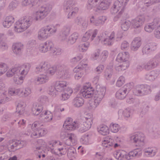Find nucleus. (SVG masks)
I'll return each mask as SVG.
<instances>
[{
    "label": "nucleus",
    "mask_w": 160,
    "mask_h": 160,
    "mask_svg": "<svg viewBox=\"0 0 160 160\" xmlns=\"http://www.w3.org/2000/svg\"><path fill=\"white\" fill-rule=\"evenodd\" d=\"M60 25H47L40 29L38 32V38L39 40H44L55 33Z\"/></svg>",
    "instance_id": "nucleus-1"
},
{
    "label": "nucleus",
    "mask_w": 160,
    "mask_h": 160,
    "mask_svg": "<svg viewBox=\"0 0 160 160\" xmlns=\"http://www.w3.org/2000/svg\"><path fill=\"white\" fill-rule=\"evenodd\" d=\"M32 17L26 16L20 18L16 22L14 26L15 31L18 32H23L27 29L32 24Z\"/></svg>",
    "instance_id": "nucleus-2"
},
{
    "label": "nucleus",
    "mask_w": 160,
    "mask_h": 160,
    "mask_svg": "<svg viewBox=\"0 0 160 160\" xmlns=\"http://www.w3.org/2000/svg\"><path fill=\"white\" fill-rule=\"evenodd\" d=\"M125 5V4H123L122 1L117 0L115 2L113 8H112V9L113 10V12L116 13L119 10L120 11L118 14L114 17V21H117L118 19L122 21V20L125 19L126 18L124 14L123 13Z\"/></svg>",
    "instance_id": "nucleus-3"
},
{
    "label": "nucleus",
    "mask_w": 160,
    "mask_h": 160,
    "mask_svg": "<svg viewBox=\"0 0 160 160\" xmlns=\"http://www.w3.org/2000/svg\"><path fill=\"white\" fill-rule=\"evenodd\" d=\"M63 9L65 12H69L68 18L74 16L78 11V8L75 6V2L73 0H66L63 4Z\"/></svg>",
    "instance_id": "nucleus-4"
},
{
    "label": "nucleus",
    "mask_w": 160,
    "mask_h": 160,
    "mask_svg": "<svg viewBox=\"0 0 160 160\" xmlns=\"http://www.w3.org/2000/svg\"><path fill=\"white\" fill-rule=\"evenodd\" d=\"M106 91V89L105 87H99L97 88V89L95 90L94 91H91L86 92L87 95L85 97L88 98L93 97V99L96 100L97 101L101 102L103 98Z\"/></svg>",
    "instance_id": "nucleus-5"
},
{
    "label": "nucleus",
    "mask_w": 160,
    "mask_h": 160,
    "mask_svg": "<svg viewBox=\"0 0 160 160\" xmlns=\"http://www.w3.org/2000/svg\"><path fill=\"white\" fill-rule=\"evenodd\" d=\"M51 9V7L49 4L41 6L36 12V20H41L44 18L49 14Z\"/></svg>",
    "instance_id": "nucleus-6"
},
{
    "label": "nucleus",
    "mask_w": 160,
    "mask_h": 160,
    "mask_svg": "<svg viewBox=\"0 0 160 160\" xmlns=\"http://www.w3.org/2000/svg\"><path fill=\"white\" fill-rule=\"evenodd\" d=\"M134 86L132 82L128 83L119 89L116 93V97L119 99H124Z\"/></svg>",
    "instance_id": "nucleus-7"
},
{
    "label": "nucleus",
    "mask_w": 160,
    "mask_h": 160,
    "mask_svg": "<svg viewBox=\"0 0 160 160\" xmlns=\"http://www.w3.org/2000/svg\"><path fill=\"white\" fill-rule=\"evenodd\" d=\"M152 92L151 86L146 84L137 85L133 90V94L137 96H143L150 93Z\"/></svg>",
    "instance_id": "nucleus-8"
},
{
    "label": "nucleus",
    "mask_w": 160,
    "mask_h": 160,
    "mask_svg": "<svg viewBox=\"0 0 160 160\" xmlns=\"http://www.w3.org/2000/svg\"><path fill=\"white\" fill-rule=\"evenodd\" d=\"M129 138L131 142L136 144V146H141L144 144V135L142 132H138L131 134Z\"/></svg>",
    "instance_id": "nucleus-9"
},
{
    "label": "nucleus",
    "mask_w": 160,
    "mask_h": 160,
    "mask_svg": "<svg viewBox=\"0 0 160 160\" xmlns=\"http://www.w3.org/2000/svg\"><path fill=\"white\" fill-rule=\"evenodd\" d=\"M160 24V20L158 18H155L153 22L146 24L144 27L146 31L148 32H152L154 29L157 28Z\"/></svg>",
    "instance_id": "nucleus-10"
},
{
    "label": "nucleus",
    "mask_w": 160,
    "mask_h": 160,
    "mask_svg": "<svg viewBox=\"0 0 160 160\" xmlns=\"http://www.w3.org/2000/svg\"><path fill=\"white\" fill-rule=\"evenodd\" d=\"M145 16L144 15H141L137 16L134 19L131 21V24L134 28L139 29L141 26L144 24L145 21Z\"/></svg>",
    "instance_id": "nucleus-11"
},
{
    "label": "nucleus",
    "mask_w": 160,
    "mask_h": 160,
    "mask_svg": "<svg viewBox=\"0 0 160 160\" xmlns=\"http://www.w3.org/2000/svg\"><path fill=\"white\" fill-rule=\"evenodd\" d=\"M86 121L83 122L82 124L79 123V130L82 132H85L89 130L91 127L92 123V118L86 117Z\"/></svg>",
    "instance_id": "nucleus-12"
},
{
    "label": "nucleus",
    "mask_w": 160,
    "mask_h": 160,
    "mask_svg": "<svg viewBox=\"0 0 160 160\" xmlns=\"http://www.w3.org/2000/svg\"><path fill=\"white\" fill-rule=\"evenodd\" d=\"M50 64L48 62H42L36 67L35 71L37 73L39 72L46 73L50 67Z\"/></svg>",
    "instance_id": "nucleus-13"
},
{
    "label": "nucleus",
    "mask_w": 160,
    "mask_h": 160,
    "mask_svg": "<svg viewBox=\"0 0 160 160\" xmlns=\"http://www.w3.org/2000/svg\"><path fill=\"white\" fill-rule=\"evenodd\" d=\"M76 89L78 91H80L79 93L82 95L84 98H90L85 97V95H87L86 92L88 93V91H95L92 87H89V86H84L81 88V86L79 85L77 86Z\"/></svg>",
    "instance_id": "nucleus-14"
},
{
    "label": "nucleus",
    "mask_w": 160,
    "mask_h": 160,
    "mask_svg": "<svg viewBox=\"0 0 160 160\" xmlns=\"http://www.w3.org/2000/svg\"><path fill=\"white\" fill-rule=\"evenodd\" d=\"M67 82L64 81H58L56 82L54 87L53 90H50L51 92L55 93V91L60 92L64 90L67 86Z\"/></svg>",
    "instance_id": "nucleus-15"
},
{
    "label": "nucleus",
    "mask_w": 160,
    "mask_h": 160,
    "mask_svg": "<svg viewBox=\"0 0 160 160\" xmlns=\"http://www.w3.org/2000/svg\"><path fill=\"white\" fill-rule=\"evenodd\" d=\"M156 49V45L155 43H150L146 44L142 49V52L143 54H148Z\"/></svg>",
    "instance_id": "nucleus-16"
},
{
    "label": "nucleus",
    "mask_w": 160,
    "mask_h": 160,
    "mask_svg": "<svg viewBox=\"0 0 160 160\" xmlns=\"http://www.w3.org/2000/svg\"><path fill=\"white\" fill-rule=\"evenodd\" d=\"M112 0H102L98 4V9L95 10L96 12L97 10H105L107 9L109 7Z\"/></svg>",
    "instance_id": "nucleus-17"
},
{
    "label": "nucleus",
    "mask_w": 160,
    "mask_h": 160,
    "mask_svg": "<svg viewBox=\"0 0 160 160\" xmlns=\"http://www.w3.org/2000/svg\"><path fill=\"white\" fill-rule=\"evenodd\" d=\"M129 58V53L127 52H122L119 53L117 58V59L119 61L122 62H128L129 63L128 59Z\"/></svg>",
    "instance_id": "nucleus-18"
},
{
    "label": "nucleus",
    "mask_w": 160,
    "mask_h": 160,
    "mask_svg": "<svg viewBox=\"0 0 160 160\" xmlns=\"http://www.w3.org/2000/svg\"><path fill=\"white\" fill-rule=\"evenodd\" d=\"M91 23L93 25L96 26H100L103 24L105 19L103 17H100L95 19L94 16H92L90 18Z\"/></svg>",
    "instance_id": "nucleus-19"
},
{
    "label": "nucleus",
    "mask_w": 160,
    "mask_h": 160,
    "mask_svg": "<svg viewBox=\"0 0 160 160\" xmlns=\"http://www.w3.org/2000/svg\"><path fill=\"white\" fill-rule=\"evenodd\" d=\"M17 68H19L20 75H25L28 73L30 68L31 65L28 63H26L23 64L22 67L17 66Z\"/></svg>",
    "instance_id": "nucleus-20"
},
{
    "label": "nucleus",
    "mask_w": 160,
    "mask_h": 160,
    "mask_svg": "<svg viewBox=\"0 0 160 160\" xmlns=\"http://www.w3.org/2000/svg\"><path fill=\"white\" fill-rule=\"evenodd\" d=\"M12 48L14 54L20 55L21 53L23 48V45L20 42L15 43L12 45Z\"/></svg>",
    "instance_id": "nucleus-21"
},
{
    "label": "nucleus",
    "mask_w": 160,
    "mask_h": 160,
    "mask_svg": "<svg viewBox=\"0 0 160 160\" xmlns=\"http://www.w3.org/2000/svg\"><path fill=\"white\" fill-rule=\"evenodd\" d=\"M98 32V31L97 29L94 30L92 33H91L89 32H87L82 38V40L84 42L86 41L90 38L92 35L90 40L92 41L93 40L94 38L96 37Z\"/></svg>",
    "instance_id": "nucleus-22"
},
{
    "label": "nucleus",
    "mask_w": 160,
    "mask_h": 160,
    "mask_svg": "<svg viewBox=\"0 0 160 160\" xmlns=\"http://www.w3.org/2000/svg\"><path fill=\"white\" fill-rule=\"evenodd\" d=\"M159 73L160 71L158 70L152 71L146 75L145 78L148 80L153 81L158 77Z\"/></svg>",
    "instance_id": "nucleus-23"
},
{
    "label": "nucleus",
    "mask_w": 160,
    "mask_h": 160,
    "mask_svg": "<svg viewBox=\"0 0 160 160\" xmlns=\"http://www.w3.org/2000/svg\"><path fill=\"white\" fill-rule=\"evenodd\" d=\"M48 80V77L46 75L41 74L36 78L34 82L36 84L39 85L45 83Z\"/></svg>",
    "instance_id": "nucleus-24"
},
{
    "label": "nucleus",
    "mask_w": 160,
    "mask_h": 160,
    "mask_svg": "<svg viewBox=\"0 0 160 160\" xmlns=\"http://www.w3.org/2000/svg\"><path fill=\"white\" fill-rule=\"evenodd\" d=\"M14 22V18L11 16H8L3 20L2 25L5 28H9Z\"/></svg>",
    "instance_id": "nucleus-25"
},
{
    "label": "nucleus",
    "mask_w": 160,
    "mask_h": 160,
    "mask_svg": "<svg viewBox=\"0 0 160 160\" xmlns=\"http://www.w3.org/2000/svg\"><path fill=\"white\" fill-rule=\"evenodd\" d=\"M141 44V41L138 38H135L132 42L131 45V49L133 51H137Z\"/></svg>",
    "instance_id": "nucleus-26"
},
{
    "label": "nucleus",
    "mask_w": 160,
    "mask_h": 160,
    "mask_svg": "<svg viewBox=\"0 0 160 160\" xmlns=\"http://www.w3.org/2000/svg\"><path fill=\"white\" fill-rule=\"evenodd\" d=\"M102 0H88L87 8L88 10H90L93 8L97 7L98 9V4Z\"/></svg>",
    "instance_id": "nucleus-27"
},
{
    "label": "nucleus",
    "mask_w": 160,
    "mask_h": 160,
    "mask_svg": "<svg viewBox=\"0 0 160 160\" xmlns=\"http://www.w3.org/2000/svg\"><path fill=\"white\" fill-rule=\"evenodd\" d=\"M84 103V100L83 98L80 97H75L72 101L73 105L77 108L82 107Z\"/></svg>",
    "instance_id": "nucleus-28"
},
{
    "label": "nucleus",
    "mask_w": 160,
    "mask_h": 160,
    "mask_svg": "<svg viewBox=\"0 0 160 160\" xmlns=\"http://www.w3.org/2000/svg\"><path fill=\"white\" fill-rule=\"evenodd\" d=\"M19 68H17V66H15L12 69L8 71L6 73V75L8 77H12L13 75H16L19 76H20Z\"/></svg>",
    "instance_id": "nucleus-29"
},
{
    "label": "nucleus",
    "mask_w": 160,
    "mask_h": 160,
    "mask_svg": "<svg viewBox=\"0 0 160 160\" xmlns=\"http://www.w3.org/2000/svg\"><path fill=\"white\" fill-rule=\"evenodd\" d=\"M114 141L112 139H111L110 138L108 137L105 138V139L102 141V145L105 148H109L112 146L113 145Z\"/></svg>",
    "instance_id": "nucleus-30"
},
{
    "label": "nucleus",
    "mask_w": 160,
    "mask_h": 160,
    "mask_svg": "<svg viewBox=\"0 0 160 160\" xmlns=\"http://www.w3.org/2000/svg\"><path fill=\"white\" fill-rule=\"evenodd\" d=\"M138 149H135L133 150L130 151L125 155V158L128 160L132 159L135 157H138L139 155L138 154Z\"/></svg>",
    "instance_id": "nucleus-31"
},
{
    "label": "nucleus",
    "mask_w": 160,
    "mask_h": 160,
    "mask_svg": "<svg viewBox=\"0 0 160 160\" xmlns=\"http://www.w3.org/2000/svg\"><path fill=\"white\" fill-rule=\"evenodd\" d=\"M98 131L103 135H106L109 133L108 127L105 125H101L97 128Z\"/></svg>",
    "instance_id": "nucleus-32"
},
{
    "label": "nucleus",
    "mask_w": 160,
    "mask_h": 160,
    "mask_svg": "<svg viewBox=\"0 0 160 160\" xmlns=\"http://www.w3.org/2000/svg\"><path fill=\"white\" fill-rule=\"evenodd\" d=\"M158 62L155 61V62H152V60L149 61L148 62L145 63L144 66V68L147 70H149L155 68L158 65Z\"/></svg>",
    "instance_id": "nucleus-33"
},
{
    "label": "nucleus",
    "mask_w": 160,
    "mask_h": 160,
    "mask_svg": "<svg viewBox=\"0 0 160 160\" xmlns=\"http://www.w3.org/2000/svg\"><path fill=\"white\" fill-rule=\"evenodd\" d=\"M43 109V107L42 106H38L36 104H34L32 109V114L35 115H38Z\"/></svg>",
    "instance_id": "nucleus-34"
},
{
    "label": "nucleus",
    "mask_w": 160,
    "mask_h": 160,
    "mask_svg": "<svg viewBox=\"0 0 160 160\" xmlns=\"http://www.w3.org/2000/svg\"><path fill=\"white\" fill-rule=\"evenodd\" d=\"M129 66V63L126 62H122L119 65H117L115 67L116 70L118 71H121L126 70Z\"/></svg>",
    "instance_id": "nucleus-35"
},
{
    "label": "nucleus",
    "mask_w": 160,
    "mask_h": 160,
    "mask_svg": "<svg viewBox=\"0 0 160 160\" xmlns=\"http://www.w3.org/2000/svg\"><path fill=\"white\" fill-rule=\"evenodd\" d=\"M65 129L68 131H72L79 128V122L77 121H74L72 124L68 125L66 127H64Z\"/></svg>",
    "instance_id": "nucleus-36"
},
{
    "label": "nucleus",
    "mask_w": 160,
    "mask_h": 160,
    "mask_svg": "<svg viewBox=\"0 0 160 160\" xmlns=\"http://www.w3.org/2000/svg\"><path fill=\"white\" fill-rule=\"evenodd\" d=\"M126 155V152L125 151L119 150L115 153L114 156L116 159L118 160H121L124 158H125Z\"/></svg>",
    "instance_id": "nucleus-37"
},
{
    "label": "nucleus",
    "mask_w": 160,
    "mask_h": 160,
    "mask_svg": "<svg viewBox=\"0 0 160 160\" xmlns=\"http://www.w3.org/2000/svg\"><path fill=\"white\" fill-rule=\"evenodd\" d=\"M78 36V34L76 32L72 33L68 38V43L71 44L74 43L76 42Z\"/></svg>",
    "instance_id": "nucleus-38"
},
{
    "label": "nucleus",
    "mask_w": 160,
    "mask_h": 160,
    "mask_svg": "<svg viewBox=\"0 0 160 160\" xmlns=\"http://www.w3.org/2000/svg\"><path fill=\"white\" fill-rule=\"evenodd\" d=\"M100 40L103 41V43L104 44L107 45H111L112 44V41L111 40L108 38H106L103 39L101 36H98L97 37L96 44H98Z\"/></svg>",
    "instance_id": "nucleus-39"
},
{
    "label": "nucleus",
    "mask_w": 160,
    "mask_h": 160,
    "mask_svg": "<svg viewBox=\"0 0 160 160\" xmlns=\"http://www.w3.org/2000/svg\"><path fill=\"white\" fill-rule=\"evenodd\" d=\"M44 44L45 48H47L48 51H52L53 53L55 52V51L54 48V45L52 41H47Z\"/></svg>",
    "instance_id": "nucleus-40"
},
{
    "label": "nucleus",
    "mask_w": 160,
    "mask_h": 160,
    "mask_svg": "<svg viewBox=\"0 0 160 160\" xmlns=\"http://www.w3.org/2000/svg\"><path fill=\"white\" fill-rule=\"evenodd\" d=\"M73 71L74 72L78 73V75L81 78L83 75L85 70L83 67L78 66L75 67L73 69Z\"/></svg>",
    "instance_id": "nucleus-41"
},
{
    "label": "nucleus",
    "mask_w": 160,
    "mask_h": 160,
    "mask_svg": "<svg viewBox=\"0 0 160 160\" xmlns=\"http://www.w3.org/2000/svg\"><path fill=\"white\" fill-rule=\"evenodd\" d=\"M8 98L6 95V92L1 91H0V104H4L8 101Z\"/></svg>",
    "instance_id": "nucleus-42"
},
{
    "label": "nucleus",
    "mask_w": 160,
    "mask_h": 160,
    "mask_svg": "<svg viewBox=\"0 0 160 160\" xmlns=\"http://www.w3.org/2000/svg\"><path fill=\"white\" fill-rule=\"evenodd\" d=\"M8 68L7 64L4 63L0 62V76L7 71Z\"/></svg>",
    "instance_id": "nucleus-43"
},
{
    "label": "nucleus",
    "mask_w": 160,
    "mask_h": 160,
    "mask_svg": "<svg viewBox=\"0 0 160 160\" xmlns=\"http://www.w3.org/2000/svg\"><path fill=\"white\" fill-rule=\"evenodd\" d=\"M23 91L19 88L15 89L10 88L8 91V93L11 95H18L19 93H22Z\"/></svg>",
    "instance_id": "nucleus-44"
},
{
    "label": "nucleus",
    "mask_w": 160,
    "mask_h": 160,
    "mask_svg": "<svg viewBox=\"0 0 160 160\" xmlns=\"http://www.w3.org/2000/svg\"><path fill=\"white\" fill-rule=\"evenodd\" d=\"M131 22L128 20L125 21L121 25L122 29L124 31L127 30L129 28Z\"/></svg>",
    "instance_id": "nucleus-45"
},
{
    "label": "nucleus",
    "mask_w": 160,
    "mask_h": 160,
    "mask_svg": "<svg viewBox=\"0 0 160 160\" xmlns=\"http://www.w3.org/2000/svg\"><path fill=\"white\" fill-rule=\"evenodd\" d=\"M110 129L112 132L116 133L119 130L120 127L117 124H112L110 125Z\"/></svg>",
    "instance_id": "nucleus-46"
},
{
    "label": "nucleus",
    "mask_w": 160,
    "mask_h": 160,
    "mask_svg": "<svg viewBox=\"0 0 160 160\" xmlns=\"http://www.w3.org/2000/svg\"><path fill=\"white\" fill-rule=\"evenodd\" d=\"M108 56V52L106 50L103 51L100 55L101 61L102 62H105Z\"/></svg>",
    "instance_id": "nucleus-47"
},
{
    "label": "nucleus",
    "mask_w": 160,
    "mask_h": 160,
    "mask_svg": "<svg viewBox=\"0 0 160 160\" xmlns=\"http://www.w3.org/2000/svg\"><path fill=\"white\" fill-rule=\"evenodd\" d=\"M132 110L129 108H127L123 111V114L125 118L130 117L132 115Z\"/></svg>",
    "instance_id": "nucleus-48"
},
{
    "label": "nucleus",
    "mask_w": 160,
    "mask_h": 160,
    "mask_svg": "<svg viewBox=\"0 0 160 160\" xmlns=\"http://www.w3.org/2000/svg\"><path fill=\"white\" fill-rule=\"evenodd\" d=\"M125 79L123 76H120L116 82V86L119 87H120L125 83Z\"/></svg>",
    "instance_id": "nucleus-49"
},
{
    "label": "nucleus",
    "mask_w": 160,
    "mask_h": 160,
    "mask_svg": "<svg viewBox=\"0 0 160 160\" xmlns=\"http://www.w3.org/2000/svg\"><path fill=\"white\" fill-rule=\"evenodd\" d=\"M33 131L32 134H31V136L32 137L34 138H38L40 137L39 134V128H37L36 129H33L32 130Z\"/></svg>",
    "instance_id": "nucleus-50"
},
{
    "label": "nucleus",
    "mask_w": 160,
    "mask_h": 160,
    "mask_svg": "<svg viewBox=\"0 0 160 160\" xmlns=\"http://www.w3.org/2000/svg\"><path fill=\"white\" fill-rule=\"evenodd\" d=\"M94 101L89 103V108L91 109L94 110L99 104L100 102L94 99Z\"/></svg>",
    "instance_id": "nucleus-51"
},
{
    "label": "nucleus",
    "mask_w": 160,
    "mask_h": 160,
    "mask_svg": "<svg viewBox=\"0 0 160 160\" xmlns=\"http://www.w3.org/2000/svg\"><path fill=\"white\" fill-rule=\"evenodd\" d=\"M16 143L17 144V148H15V150H16L22 148L25 144L24 141L15 140Z\"/></svg>",
    "instance_id": "nucleus-52"
},
{
    "label": "nucleus",
    "mask_w": 160,
    "mask_h": 160,
    "mask_svg": "<svg viewBox=\"0 0 160 160\" xmlns=\"http://www.w3.org/2000/svg\"><path fill=\"white\" fill-rule=\"evenodd\" d=\"M112 69H106L105 73V76L106 79L108 80L110 78L112 77Z\"/></svg>",
    "instance_id": "nucleus-53"
},
{
    "label": "nucleus",
    "mask_w": 160,
    "mask_h": 160,
    "mask_svg": "<svg viewBox=\"0 0 160 160\" xmlns=\"http://www.w3.org/2000/svg\"><path fill=\"white\" fill-rule=\"evenodd\" d=\"M100 51V49H97L92 54V57L93 60H96L99 58Z\"/></svg>",
    "instance_id": "nucleus-54"
},
{
    "label": "nucleus",
    "mask_w": 160,
    "mask_h": 160,
    "mask_svg": "<svg viewBox=\"0 0 160 160\" xmlns=\"http://www.w3.org/2000/svg\"><path fill=\"white\" fill-rule=\"evenodd\" d=\"M57 69V67L55 66H51L50 65V67L48 70V71L47 72V74H49L51 75H53L56 71Z\"/></svg>",
    "instance_id": "nucleus-55"
},
{
    "label": "nucleus",
    "mask_w": 160,
    "mask_h": 160,
    "mask_svg": "<svg viewBox=\"0 0 160 160\" xmlns=\"http://www.w3.org/2000/svg\"><path fill=\"white\" fill-rule=\"evenodd\" d=\"M89 46V43L88 42L84 43L80 46V49H81L82 52L85 51L87 50Z\"/></svg>",
    "instance_id": "nucleus-56"
},
{
    "label": "nucleus",
    "mask_w": 160,
    "mask_h": 160,
    "mask_svg": "<svg viewBox=\"0 0 160 160\" xmlns=\"http://www.w3.org/2000/svg\"><path fill=\"white\" fill-rule=\"evenodd\" d=\"M145 153H148V155L151 157L154 156L156 154V152L152 148H147L144 150Z\"/></svg>",
    "instance_id": "nucleus-57"
},
{
    "label": "nucleus",
    "mask_w": 160,
    "mask_h": 160,
    "mask_svg": "<svg viewBox=\"0 0 160 160\" xmlns=\"http://www.w3.org/2000/svg\"><path fill=\"white\" fill-rule=\"evenodd\" d=\"M71 30V27L69 25L64 26L63 28L62 32L64 34L68 35L69 34Z\"/></svg>",
    "instance_id": "nucleus-58"
},
{
    "label": "nucleus",
    "mask_w": 160,
    "mask_h": 160,
    "mask_svg": "<svg viewBox=\"0 0 160 160\" xmlns=\"http://www.w3.org/2000/svg\"><path fill=\"white\" fill-rule=\"evenodd\" d=\"M58 73L60 75V78H66L68 77V71H66V69L63 70V71L61 72H58Z\"/></svg>",
    "instance_id": "nucleus-59"
},
{
    "label": "nucleus",
    "mask_w": 160,
    "mask_h": 160,
    "mask_svg": "<svg viewBox=\"0 0 160 160\" xmlns=\"http://www.w3.org/2000/svg\"><path fill=\"white\" fill-rule=\"evenodd\" d=\"M11 142L12 144L9 147L10 149L9 150L10 151H15V148H17V144H16L15 140H12V141H10V143Z\"/></svg>",
    "instance_id": "nucleus-60"
},
{
    "label": "nucleus",
    "mask_w": 160,
    "mask_h": 160,
    "mask_svg": "<svg viewBox=\"0 0 160 160\" xmlns=\"http://www.w3.org/2000/svg\"><path fill=\"white\" fill-rule=\"evenodd\" d=\"M18 6V3L16 2H12L9 5V9L12 10L15 9Z\"/></svg>",
    "instance_id": "nucleus-61"
},
{
    "label": "nucleus",
    "mask_w": 160,
    "mask_h": 160,
    "mask_svg": "<svg viewBox=\"0 0 160 160\" xmlns=\"http://www.w3.org/2000/svg\"><path fill=\"white\" fill-rule=\"evenodd\" d=\"M104 68V66L103 65H100L96 68L95 71L97 74H99L103 71Z\"/></svg>",
    "instance_id": "nucleus-62"
},
{
    "label": "nucleus",
    "mask_w": 160,
    "mask_h": 160,
    "mask_svg": "<svg viewBox=\"0 0 160 160\" xmlns=\"http://www.w3.org/2000/svg\"><path fill=\"white\" fill-rule=\"evenodd\" d=\"M82 58V55H80L77 57L72 58L71 60V62L75 63L77 62L80 61Z\"/></svg>",
    "instance_id": "nucleus-63"
},
{
    "label": "nucleus",
    "mask_w": 160,
    "mask_h": 160,
    "mask_svg": "<svg viewBox=\"0 0 160 160\" xmlns=\"http://www.w3.org/2000/svg\"><path fill=\"white\" fill-rule=\"evenodd\" d=\"M143 106L142 112H148L151 106V105L149 104L145 103L143 104Z\"/></svg>",
    "instance_id": "nucleus-64"
}]
</instances>
